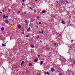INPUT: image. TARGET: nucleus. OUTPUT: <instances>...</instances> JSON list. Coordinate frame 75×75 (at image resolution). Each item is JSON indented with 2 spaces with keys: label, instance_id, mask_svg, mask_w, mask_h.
Masks as SVG:
<instances>
[{
  "label": "nucleus",
  "instance_id": "nucleus-1",
  "mask_svg": "<svg viewBox=\"0 0 75 75\" xmlns=\"http://www.w3.org/2000/svg\"><path fill=\"white\" fill-rule=\"evenodd\" d=\"M25 23H26V25H28V22L27 21V20H25Z\"/></svg>",
  "mask_w": 75,
  "mask_h": 75
},
{
  "label": "nucleus",
  "instance_id": "nucleus-2",
  "mask_svg": "<svg viewBox=\"0 0 75 75\" xmlns=\"http://www.w3.org/2000/svg\"><path fill=\"white\" fill-rule=\"evenodd\" d=\"M31 31V29L30 28H29L28 29L27 31L29 32V31Z\"/></svg>",
  "mask_w": 75,
  "mask_h": 75
},
{
  "label": "nucleus",
  "instance_id": "nucleus-3",
  "mask_svg": "<svg viewBox=\"0 0 75 75\" xmlns=\"http://www.w3.org/2000/svg\"><path fill=\"white\" fill-rule=\"evenodd\" d=\"M38 61V59H35L34 60V62H37Z\"/></svg>",
  "mask_w": 75,
  "mask_h": 75
},
{
  "label": "nucleus",
  "instance_id": "nucleus-4",
  "mask_svg": "<svg viewBox=\"0 0 75 75\" xmlns=\"http://www.w3.org/2000/svg\"><path fill=\"white\" fill-rule=\"evenodd\" d=\"M23 64H24V61H23L21 63V66H23Z\"/></svg>",
  "mask_w": 75,
  "mask_h": 75
},
{
  "label": "nucleus",
  "instance_id": "nucleus-5",
  "mask_svg": "<svg viewBox=\"0 0 75 75\" xmlns=\"http://www.w3.org/2000/svg\"><path fill=\"white\" fill-rule=\"evenodd\" d=\"M51 70L52 71V72H54V69L53 68L51 69Z\"/></svg>",
  "mask_w": 75,
  "mask_h": 75
},
{
  "label": "nucleus",
  "instance_id": "nucleus-6",
  "mask_svg": "<svg viewBox=\"0 0 75 75\" xmlns=\"http://www.w3.org/2000/svg\"><path fill=\"white\" fill-rule=\"evenodd\" d=\"M1 30L2 31H3L4 30V28L3 27L2 28H1Z\"/></svg>",
  "mask_w": 75,
  "mask_h": 75
},
{
  "label": "nucleus",
  "instance_id": "nucleus-7",
  "mask_svg": "<svg viewBox=\"0 0 75 75\" xmlns=\"http://www.w3.org/2000/svg\"><path fill=\"white\" fill-rule=\"evenodd\" d=\"M62 23H63V24H65V21H62Z\"/></svg>",
  "mask_w": 75,
  "mask_h": 75
},
{
  "label": "nucleus",
  "instance_id": "nucleus-8",
  "mask_svg": "<svg viewBox=\"0 0 75 75\" xmlns=\"http://www.w3.org/2000/svg\"><path fill=\"white\" fill-rule=\"evenodd\" d=\"M18 28H21V26L20 25H18Z\"/></svg>",
  "mask_w": 75,
  "mask_h": 75
},
{
  "label": "nucleus",
  "instance_id": "nucleus-9",
  "mask_svg": "<svg viewBox=\"0 0 75 75\" xmlns=\"http://www.w3.org/2000/svg\"><path fill=\"white\" fill-rule=\"evenodd\" d=\"M31 47L32 48H34V45H32L31 46Z\"/></svg>",
  "mask_w": 75,
  "mask_h": 75
},
{
  "label": "nucleus",
  "instance_id": "nucleus-10",
  "mask_svg": "<svg viewBox=\"0 0 75 75\" xmlns=\"http://www.w3.org/2000/svg\"><path fill=\"white\" fill-rule=\"evenodd\" d=\"M42 64H43V62L42 61L40 63V65H42Z\"/></svg>",
  "mask_w": 75,
  "mask_h": 75
},
{
  "label": "nucleus",
  "instance_id": "nucleus-11",
  "mask_svg": "<svg viewBox=\"0 0 75 75\" xmlns=\"http://www.w3.org/2000/svg\"><path fill=\"white\" fill-rule=\"evenodd\" d=\"M45 74H47V75H50V73H49L47 72L46 73H45Z\"/></svg>",
  "mask_w": 75,
  "mask_h": 75
},
{
  "label": "nucleus",
  "instance_id": "nucleus-12",
  "mask_svg": "<svg viewBox=\"0 0 75 75\" xmlns=\"http://www.w3.org/2000/svg\"><path fill=\"white\" fill-rule=\"evenodd\" d=\"M8 22H9L7 20H6V21L5 23H8Z\"/></svg>",
  "mask_w": 75,
  "mask_h": 75
},
{
  "label": "nucleus",
  "instance_id": "nucleus-13",
  "mask_svg": "<svg viewBox=\"0 0 75 75\" xmlns=\"http://www.w3.org/2000/svg\"><path fill=\"white\" fill-rule=\"evenodd\" d=\"M40 34H43V30H42V32H40Z\"/></svg>",
  "mask_w": 75,
  "mask_h": 75
},
{
  "label": "nucleus",
  "instance_id": "nucleus-14",
  "mask_svg": "<svg viewBox=\"0 0 75 75\" xmlns=\"http://www.w3.org/2000/svg\"><path fill=\"white\" fill-rule=\"evenodd\" d=\"M29 65L30 66H32V64H31V63H29Z\"/></svg>",
  "mask_w": 75,
  "mask_h": 75
},
{
  "label": "nucleus",
  "instance_id": "nucleus-15",
  "mask_svg": "<svg viewBox=\"0 0 75 75\" xmlns=\"http://www.w3.org/2000/svg\"><path fill=\"white\" fill-rule=\"evenodd\" d=\"M2 45L4 47H5V46H6V45H4V44H2Z\"/></svg>",
  "mask_w": 75,
  "mask_h": 75
},
{
  "label": "nucleus",
  "instance_id": "nucleus-16",
  "mask_svg": "<svg viewBox=\"0 0 75 75\" xmlns=\"http://www.w3.org/2000/svg\"><path fill=\"white\" fill-rule=\"evenodd\" d=\"M42 12L43 13H45V11H42Z\"/></svg>",
  "mask_w": 75,
  "mask_h": 75
},
{
  "label": "nucleus",
  "instance_id": "nucleus-17",
  "mask_svg": "<svg viewBox=\"0 0 75 75\" xmlns=\"http://www.w3.org/2000/svg\"><path fill=\"white\" fill-rule=\"evenodd\" d=\"M3 18H6V16H5V15L4 16Z\"/></svg>",
  "mask_w": 75,
  "mask_h": 75
},
{
  "label": "nucleus",
  "instance_id": "nucleus-18",
  "mask_svg": "<svg viewBox=\"0 0 75 75\" xmlns=\"http://www.w3.org/2000/svg\"><path fill=\"white\" fill-rule=\"evenodd\" d=\"M26 37H29V35H26Z\"/></svg>",
  "mask_w": 75,
  "mask_h": 75
},
{
  "label": "nucleus",
  "instance_id": "nucleus-19",
  "mask_svg": "<svg viewBox=\"0 0 75 75\" xmlns=\"http://www.w3.org/2000/svg\"><path fill=\"white\" fill-rule=\"evenodd\" d=\"M73 64H75V61H74V62H73Z\"/></svg>",
  "mask_w": 75,
  "mask_h": 75
},
{
  "label": "nucleus",
  "instance_id": "nucleus-20",
  "mask_svg": "<svg viewBox=\"0 0 75 75\" xmlns=\"http://www.w3.org/2000/svg\"><path fill=\"white\" fill-rule=\"evenodd\" d=\"M38 58H39V57H40V55H38Z\"/></svg>",
  "mask_w": 75,
  "mask_h": 75
},
{
  "label": "nucleus",
  "instance_id": "nucleus-21",
  "mask_svg": "<svg viewBox=\"0 0 75 75\" xmlns=\"http://www.w3.org/2000/svg\"><path fill=\"white\" fill-rule=\"evenodd\" d=\"M25 1V0H22L23 2H24Z\"/></svg>",
  "mask_w": 75,
  "mask_h": 75
},
{
  "label": "nucleus",
  "instance_id": "nucleus-22",
  "mask_svg": "<svg viewBox=\"0 0 75 75\" xmlns=\"http://www.w3.org/2000/svg\"><path fill=\"white\" fill-rule=\"evenodd\" d=\"M18 13H20V11H18Z\"/></svg>",
  "mask_w": 75,
  "mask_h": 75
},
{
  "label": "nucleus",
  "instance_id": "nucleus-23",
  "mask_svg": "<svg viewBox=\"0 0 75 75\" xmlns=\"http://www.w3.org/2000/svg\"><path fill=\"white\" fill-rule=\"evenodd\" d=\"M40 37H39V36H38L37 37V38H39Z\"/></svg>",
  "mask_w": 75,
  "mask_h": 75
},
{
  "label": "nucleus",
  "instance_id": "nucleus-24",
  "mask_svg": "<svg viewBox=\"0 0 75 75\" xmlns=\"http://www.w3.org/2000/svg\"><path fill=\"white\" fill-rule=\"evenodd\" d=\"M54 45H55V46H56V45H57V43H54Z\"/></svg>",
  "mask_w": 75,
  "mask_h": 75
},
{
  "label": "nucleus",
  "instance_id": "nucleus-25",
  "mask_svg": "<svg viewBox=\"0 0 75 75\" xmlns=\"http://www.w3.org/2000/svg\"><path fill=\"white\" fill-rule=\"evenodd\" d=\"M8 11L9 12H10V11H11V10H8Z\"/></svg>",
  "mask_w": 75,
  "mask_h": 75
},
{
  "label": "nucleus",
  "instance_id": "nucleus-26",
  "mask_svg": "<svg viewBox=\"0 0 75 75\" xmlns=\"http://www.w3.org/2000/svg\"><path fill=\"white\" fill-rule=\"evenodd\" d=\"M59 75H62V74H61V73H59Z\"/></svg>",
  "mask_w": 75,
  "mask_h": 75
},
{
  "label": "nucleus",
  "instance_id": "nucleus-27",
  "mask_svg": "<svg viewBox=\"0 0 75 75\" xmlns=\"http://www.w3.org/2000/svg\"><path fill=\"white\" fill-rule=\"evenodd\" d=\"M30 9H31V10H32V8H31V7H30Z\"/></svg>",
  "mask_w": 75,
  "mask_h": 75
},
{
  "label": "nucleus",
  "instance_id": "nucleus-28",
  "mask_svg": "<svg viewBox=\"0 0 75 75\" xmlns=\"http://www.w3.org/2000/svg\"><path fill=\"white\" fill-rule=\"evenodd\" d=\"M39 24H41V22H39Z\"/></svg>",
  "mask_w": 75,
  "mask_h": 75
},
{
  "label": "nucleus",
  "instance_id": "nucleus-29",
  "mask_svg": "<svg viewBox=\"0 0 75 75\" xmlns=\"http://www.w3.org/2000/svg\"><path fill=\"white\" fill-rule=\"evenodd\" d=\"M2 11H3V12H4V10H2Z\"/></svg>",
  "mask_w": 75,
  "mask_h": 75
},
{
  "label": "nucleus",
  "instance_id": "nucleus-30",
  "mask_svg": "<svg viewBox=\"0 0 75 75\" xmlns=\"http://www.w3.org/2000/svg\"><path fill=\"white\" fill-rule=\"evenodd\" d=\"M53 17H54V18H55V16H53Z\"/></svg>",
  "mask_w": 75,
  "mask_h": 75
},
{
  "label": "nucleus",
  "instance_id": "nucleus-31",
  "mask_svg": "<svg viewBox=\"0 0 75 75\" xmlns=\"http://www.w3.org/2000/svg\"><path fill=\"white\" fill-rule=\"evenodd\" d=\"M73 41H74V40H73L71 41V42H73Z\"/></svg>",
  "mask_w": 75,
  "mask_h": 75
},
{
  "label": "nucleus",
  "instance_id": "nucleus-32",
  "mask_svg": "<svg viewBox=\"0 0 75 75\" xmlns=\"http://www.w3.org/2000/svg\"><path fill=\"white\" fill-rule=\"evenodd\" d=\"M35 1H38V0H35Z\"/></svg>",
  "mask_w": 75,
  "mask_h": 75
},
{
  "label": "nucleus",
  "instance_id": "nucleus-33",
  "mask_svg": "<svg viewBox=\"0 0 75 75\" xmlns=\"http://www.w3.org/2000/svg\"><path fill=\"white\" fill-rule=\"evenodd\" d=\"M0 13H1H1H2V12H0Z\"/></svg>",
  "mask_w": 75,
  "mask_h": 75
},
{
  "label": "nucleus",
  "instance_id": "nucleus-34",
  "mask_svg": "<svg viewBox=\"0 0 75 75\" xmlns=\"http://www.w3.org/2000/svg\"><path fill=\"white\" fill-rule=\"evenodd\" d=\"M5 17H6H6H8V16H6Z\"/></svg>",
  "mask_w": 75,
  "mask_h": 75
},
{
  "label": "nucleus",
  "instance_id": "nucleus-35",
  "mask_svg": "<svg viewBox=\"0 0 75 75\" xmlns=\"http://www.w3.org/2000/svg\"><path fill=\"white\" fill-rule=\"evenodd\" d=\"M23 6H24V4H22Z\"/></svg>",
  "mask_w": 75,
  "mask_h": 75
},
{
  "label": "nucleus",
  "instance_id": "nucleus-36",
  "mask_svg": "<svg viewBox=\"0 0 75 75\" xmlns=\"http://www.w3.org/2000/svg\"><path fill=\"white\" fill-rule=\"evenodd\" d=\"M57 3H58V2L57 1Z\"/></svg>",
  "mask_w": 75,
  "mask_h": 75
}]
</instances>
